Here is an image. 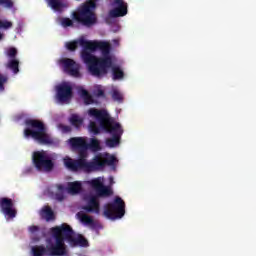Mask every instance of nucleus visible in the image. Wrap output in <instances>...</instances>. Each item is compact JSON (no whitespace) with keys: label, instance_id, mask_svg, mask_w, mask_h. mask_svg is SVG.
Masks as SVG:
<instances>
[{"label":"nucleus","instance_id":"dca6fc26","mask_svg":"<svg viewBox=\"0 0 256 256\" xmlns=\"http://www.w3.org/2000/svg\"><path fill=\"white\" fill-rule=\"evenodd\" d=\"M49 7L53 9V11H63V9H67L69 7V3L65 0H46Z\"/></svg>","mask_w":256,"mask_h":256},{"label":"nucleus","instance_id":"f8f14e48","mask_svg":"<svg viewBox=\"0 0 256 256\" xmlns=\"http://www.w3.org/2000/svg\"><path fill=\"white\" fill-rule=\"evenodd\" d=\"M73 98V84L70 82H62L56 86L57 103H69Z\"/></svg>","mask_w":256,"mask_h":256},{"label":"nucleus","instance_id":"9d476101","mask_svg":"<svg viewBox=\"0 0 256 256\" xmlns=\"http://www.w3.org/2000/svg\"><path fill=\"white\" fill-rule=\"evenodd\" d=\"M59 67L66 73L67 75H70V77H75L76 79H79L83 76L81 73V64L75 62V60L71 58H61L58 61Z\"/></svg>","mask_w":256,"mask_h":256},{"label":"nucleus","instance_id":"c756f323","mask_svg":"<svg viewBox=\"0 0 256 256\" xmlns=\"http://www.w3.org/2000/svg\"><path fill=\"white\" fill-rule=\"evenodd\" d=\"M111 183H113V178H110Z\"/></svg>","mask_w":256,"mask_h":256},{"label":"nucleus","instance_id":"a211bd4d","mask_svg":"<svg viewBox=\"0 0 256 256\" xmlns=\"http://www.w3.org/2000/svg\"><path fill=\"white\" fill-rule=\"evenodd\" d=\"M79 96L84 101L85 105H91L93 103V97L85 88H80L79 89Z\"/></svg>","mask_w":256,"mask_h":256},{"label":"nucleus","instance_id":"4468645a","mask_svg":"<svg viewBox=\"0 0 256 256\" xmlns=\"http://www.w3.org/2000/svg\"><path fill=\"white\" fill-rule=\"evenodd\" d=\"M111 7L110 17H125L127 15V3L123 0H113Z\"/></svg>","mask_w":256,"mask_h":256},{"label":"nucleus","instance_id":"ddd939ff","mask_svg":"<svg viewBox=\"0 0 256 256\" xmlns=\"http://www.w3.org/2000/svg\"><path fill=\"white\" fill-rule=\"evenodd\" d=\"M0 207L7 221H10V219H15L17 215V210H15V207L13 206V201L11 199H0Z\"/></svg>","mask_w":256,"mask_h":256},{"label":"nucleus","instance_id":"cd10ccee","mask_svg":"<svg viewBox=\"0 0 256 256\" xmlns=\"http://www.w3.org/2000/svg\"><path fill=\"white\" fill-rule=\"evenodd\" d=\"M28 231H29V233H31V235H36L37 232L39 231V227H37V226H30L28 228Z\"/></svg>","mask_w":256,"mask_h":256},{"label":"nucleus","instance_id":"f257e3e1","mask_svg":"<svg viewBox=\"0 0 256 256\" xmlns=\"http://www.w3.org/2000/svg\"><path fill=\"white\" fill-rule=\"evenodd\" d=\"M117 45H119L118 39L113 40L110 44L105 41L87 40L85 36L65 43V47L68 51H75L77 47L83 48L81 58L87 65L91 75H94V77H101L105 75L109 69H112L114 80L123 77V70L113 65V63H115V57L109 53L111 46L117 47Z\"/></svg>","mask_w":256,"mask_h":256},{"label":"nucleus","instance_id":"0eeeda50","mask_svg":"<svg viewBox=\"0 0 256 256\" xmlns=\"http://www.w3.org/2000/svg\"><path fill=\"white\" fill-rule=\"evenodd\" d=\"M73 19L83 25H93L97 21L95 16V0H88L78 8V11L72 13Z\"/></svg>","mask_w":256,"mask_h":256},{"label":"nucleus","instance_id":"bb28decb","mask_svg":"<svg viewBox=\"0 0 256 256\" xmlns=\"http://www.w3.org/2000/svg\"><path fill=\"white\" fill-rule=\"evenodd\" d=\"M6 54L8 57H15V55H17V49L15 48H9L7 51H6Z\"/></svg>","mask_w":256,"mask_h":256},{"label":"nucleus","instance_id":"393cba45","mask_svg":"<svg viewBox=\"0 0 256 256\" xmlns=\"http://www.w3.org/2000/svg\"><path fill=\"white\" fill-rule=\"evenodd\" d=\"M0 5L6 8L13 7V0H0Z\"/></svg>","mask_w":256,"mask_h":256},{"label":"nucleus","instance_id":"7ed1b4c3","mask_svg":"<svg viewBox=\"0 0 256 256\" xmlns=\"http://www.w3.org/2000/svg\"><path fill=\"white\" fill-rule=\"evenodd\" d=\"M51 235V238L47 240L46 248L43 246L32 248L34 256L65 255L67 253L65 241H68L72 247H87V240L81 235H75L73 229L68 224H62L61 226L52 228Z\"/></svg>","mask_w":256,"mask_h":256},{"label":"nucleus","instance_id":"5701e85b","mask_svg":"<svg viewBox=\"0 0 256 256\" xmlns=\"http://www.w3.org/2000/svg\"><path fill=\"white\" fill-rule=\"evenodd\" d=\"M112 97L115 101H121L123 99V94L117 88H113L112 90Z\"/></svg>","mask_w":256,"mask_h":256},{"label":"nucleus","instance_id":"b1692460","mask_svg":"<svg viewBox=\"0 0 256 256\" xmlns=\"http://www.w3.org/2000/svg\"><path fill=\"white\" fill-rule=\"evenodd\" d=\"M104 91H103V87L96 85L94 86V95H97L98 97H101V95H103Z\"/></svg>","mask_w":256,"mask_h":256},{"label":"nucleus","instance_id":"a878e982","mask_svg":"<svg viewBox=\"0 0 256 256\" xmlns=\"http://www.w3.org/2000/svg\"><path fill=\"white\" fill-rule=\"evenodd\" d=\"M58 129L62 133H69V131H71V127L63 125V124L58 125Z\"/></svg>","mask_w":256,"mask_h":256},{"label":"nucleus","instance_id":"1a4fd4ad","mask_svg":"<svg viewBox=\"0 0 256 256\" xmlns=\"http://www.w3.org/2000/svg\"><path fill=\"white\" fill-rule=\"evenodd\" d=\"M68 142L72 149H75L76 151H86L87 155H89L87 149H91V151H101V143L97 138H92L88 142L85 137H77L70 139Z\"/></svg>","mask_w":256,"mask_h":256},{"label":"nucleus","instance_id":"6ab92c4d","mask_svg":"<svg viewBox=\"0 0 256 256\" xmlns=\"http://www.w3.org/2000/svg\"><path fill=\"white\" fill-rule=\"evenodd\" d=\"M13 27V22L9 20H1L0 19V29H4V31H7V29H11ZM5 35L3 32H0V41L3 39Z\"/></svg>","mask_w":256,"mask_h":256},{"label":"nucleus","instance_id":"412c9836","mask_svg":"<svg viewBox=\"0 0 256 256\" xmlns=\"http://www.w3.org/2000/svg\"><path fill=\"white\" fill-rule=\"evenodd\" d=\"M58 23H60L63 27H73V20L69 18H59Z\"/></svg>","mask_w":256,"mask_h":256},{"label":"nucleus","instance_id":"20e7f679","mask_svg":"<svg viewBox=\"0 0 256 256\" xmlns=\"http://www.w3.org/2000/svg\"><path fill=\"white\" fill-rule=\"evenodd\" d=\"M86 119L90 122L88 125L90 133L97 135L100 129H104L112 134L113 137L106 141L107 147H117L119 145V139L123 135V129L121 128V124L115 122L107 111L91 108L86 112Z\"/></svg>","mask_w":256,"mask_h":256},{"label":"nucleus","instance_id":"4be33fe9","mask_svg":"<svg viewBox=\"0 0 256 256\" xmlns=\"http://www.w3.org/2000/svg\"><path fill=\"white\" fill-rule=\"evenodd\" d=\"M8 67H9V69H12V71L14 72V73H19V61H17V60H12V61H10L9 63H8Z\"/></svg>","mask_w":256,"mask_h":256},{"label":"nucleus","instance_id":"39448f33","mask_svg":"<svg viewBox=\"0 0 256 256\" xmlns=\"http://www.w3.org/2000/svg\"><path fill=\"white\" fill-rule=\"evenodd\" d=\"M79 159L73 160L69 156L63 158V163L66 169L69 171H85L91 173V171H99L103 169L105 165H115L117 158L108 153H100L94 156L91 161H88L87 150H78Z\"/></svg>","mask_w":256,"mask_h":256},{"label":"nucleus","instance_id":"2eb2a0df","mask_svg":"<svg viewBox=\"0 0 256 256\" xmlns=\"http://www.w3.org/2000/svg\"><path fill=\"white\" fill-rule=\"evenodd\" d=\"M76 218L82 225H85L86 227H93L95 225V220L93 217L89 216V214L80 211L76 214Z\"/></svg>","mask_w":256,"mask_h":256},{"label":"nucleus","instance_id":"aec40b11","mask_svg":"<svg viewBox=\"0 0 256 256\" xmlns=\"http://www.w3.org/2000/svg\"><path fill=\"white\" fill-rule=\"evenodd\" d=\"M70 123L74 126V127H81L83 125V118H81V116L77 115V114H73L70 117Z\"/></svg>","mask_w":256,"mask_h":256},{"label":"nucleus","instance_id":"f03ea898","mask_svg":"<svg viewBox=\"0 0 256 256\" xmlns=\"http://www.w3.org/2000/svg\"><path fill=\"white\" fill-rule=\"evenodd\" d=\"M83 185H89L94 191L95 195L89 194L84 198L83 209L91 213H99V197H109L113 191L111 188L105 186V178L98 177L89 181H74L69 182L66 187L58 185L56 187V194L54 199L57 201H63L65 199V191L70 195H79L83 191Z\"/></svg>","mask_w":256,"mask_h":256},{"label":"nucleus","instance_id":"423d86ee","mask_svg":"<svg viewBox=\"0 0 256 256\" xmlns=\"http://www.w3.org/2000/svg\"><path fill=\"white\" fill-rule=\"evenodd\" d=\"M28 127L24 130L26 139L32 138L42 145H57L59 141L53 139L48 133L43 123L37 120H29Z\"/></svg>","mask_w":256,"mask_h":256},{"label":"nucleus","instance_id":"9b49d317","mask_svg":"<svg viewBox=\"0 0 256 256\" xmlns=\"http://www.w3.org/2000/svg\"><path fill=\"white\" fill-rule=\"evenodd\" d=\"M104 215L108 219H121L125 215V202L117 197L113 204H108L105 207Z\"/></svg>","mask_w":256,"mask_h":256},{"label":"nucleus","instance_id":"c85d7f7f","mask_svg":"<svg viewBox=\"0 0 256 256\" xmlns=\"http://www.w3.org/2000/svg\"><path fill=\"white\" fill-rule=\"evenodd\" d=\"M7 82V78L5 76L0 75V91H3V84Z\"/></svg>","mask_w":256,"mask_h":256},{"label":"nucleus","instance_id":"f3484780","mask_svg":"<svg viewBox=\"0 0 256 256\" xmlns=\"http://www.w3.org/2000/svg\"><path fill=\"white\" fill-rule=\"evenodd\" d=\"M40 216L42 219H45L47 221H53L55 219V213H53V210L49 206H44L40 211Z\"/></svg>","mask_w":256,"mask_h":256},{"label":"nucleus","instance_id":"6e6552de","mask_svg":"<svg viewBox=\"0 0 256 256\" xmlns=\"http://www.w3.org/2000/svg\"><path fill=\"white\" fill-rule=\"evenodd\" d=\"M57 159V154L47 151H36L33 153V163L39 171H51L53 169V161Z\"/></svg>","mask_w":256,"mask_h":256}]
</instances>
